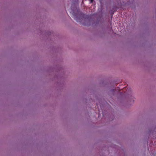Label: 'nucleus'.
<instances>
[{"label":"nucleus","mask_w":156,"mask_h":156,"mask_svg":"<svg viewBox=\"0 0 156 156\" xmlns=\"http://www.w3.org/2000/svg\"><path fill=\"white\" fill-rule=\"evenodd\" d=\"M75 20H76V21H78L77 20H76V19H75Z\"/></svg>","instance_id":"nucleus-3"},{"label":"nucleus","mask_w":156,"mask_h":156,"mask_svg":"<svg viewBox=\"0 0 156 156\" xmlns=\"http://www.w3.org/2000/svg\"><path fill=\"white\" fill-rule=\"evenodd\" d=\"M117 89H118V90H119V88H118V87Z\"/></svg>","instance_id":"nucleus-2"},{"label":"nucleus","mask_w":156,"mask_h":156,"mask_svg":"<svg viewBox=\"0 0 156 156\" xmlns=\"http://www.w3.org/2000/svg\"><path fill=\"white\" fill-rule=\"evenodd\" d=\"M89 1L90 3L93 2V0H89Z\"/></svg>","instance_id":"nucleus-1"}]
</instances>
